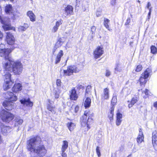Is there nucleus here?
Listing matches in <instances>:
<instances>
[{"instance_id": "f3484780", "label": "nucleus", "mask_w": 157, "mask_h": 157, "mask_svg": "<svg viewBox=\"0 0 157 157\" xmlns=\"http://www.w3.org/2000/svg\"><path fill=\"white\" fill-rule=\"evenodd\" d=\"M78 98L76 90L75 88H73L71 91V94L70 95V99L71 100H76Z\"/></svg>"}, {"instance_id": "052dcab7", "label": "nucleus", "mask_w": 157, "mask_h": 157, "mask_svg": "<svg viewBox=\"0 0 157 157\" xmlns=\"http://www.w3.org/2000/svg\"><path fill=\"white\" fill-rule=\"evenodd\" d=\"M151 8H150V9H149V12L148 14V16H149V17L150 16V15H151Z\"/></svg>"}, {"instance_id": "37998d69", "label": "nucleus", "mask_w": 157, "mask_h": 157, "mask_svg": "<svg viewBox=\"0 0 157 157\" xmlns=\"http://www.w3.org/2000/svg\"><path fill=\"white\" fill-rule=\"evenodd\" d=\"M96 153L97 154L98 156L99 157L101 156V153L100 152V150L99 149V147H97L96 149Z\"/></svg>"}, {"instance_id": "c85d7f7f", "label": "nucleus", "mask_w": 157, "mask_h": 157, "mask_svg": "<svg viewBox=\"0 0 157 157\" xmlns=\"http://www.w3.org/2000/svg\"><path fill=\"white\" fill-rule=\"evenodd\" d=\"M15 121L16 122V124L17 125H21L22 124L23 122V120L20 117H16L15 119Z\"/></svg>"}, {"instance_id": "603ef678", "label": "nucleus", "mask_w": 157, "mask_h": 157, "mask_svg": "<svg viewBox=\"0 0 157 157\" xmlns=\"http://www.w3.org/2000/svg\"><path fill=\"white\" fill-rule=\"evenodd\" d=\"M79 109V107L78 106H75L74 109V111H75V113H76L77 112V111H78Z\"/></svg>"}, {"instance_id": "7c9ffc66", "label": "nucleus", "mask_w": 157, "mask_h": 157, "mask_svg": "<svg viewBox=\"0 0 157 157\" xmlns=\"http://www.w3.org/2000/svg\"><path fill=\"white\" fill-rule=\"evenodd\" d=\"M47 109L49 111H51V112L53 113H55L54 111V109H55V107L53 106L50 104H48L47 105Z\"/></svg>"}, {"instance_id": "f03ea898", "label": "nucleus", "mask_w": 157, "mask_h": 157, "mask_svg": "<svg viewBox=\"0 0 157 157\" xmlns=\"http://www.w3.org/2000/svg\"><path fill=\"white\" fill-rule=\"evenodd\" d=\"M41 141L40 136L36 135L31 137L26 142V148L28 151L36 154L31 155L30 157H43L46 156L47 150L43 144H40L36 146V143L38 141Z\"/></svg>"}, {"instance_id": "49530a36", "label": "nucleus", "mask_w": 157, "mask_h": 157, "mask_svg": "<svg viewBox=\"0 0 157 157\" xmlns=\"http://www.w3.org/2000/svg\"><path fill=\"white\" fill-rule=\"evenodd\" d=\"M69 69L68 68H67V69L63 70L64 75H69Z\"/></svg>"}, {"instance_id": "f704fd0d", "label": "nucleus", "mask_w": 157, "mask_h": 157, "mask_svg": "<svg viewBox=\"0 0 157 157\" xmlns=\"http://www.w3.org/2000/svg\"><path fill=\"white\" fill-rule=\"evenodd\" d=\"M10 14L12 15L11 17V19L13 20H15L16 18L18 17L17 15L14 12H11Z\"/></svg>"}, {"instance_id": "79ce46f5", "label": "nucleus", "mask_w": 157, "mask_h": 157, "mask_svg": "<svg viewBox=\"0 0 157 157\" xmlns=\"http://www.w3.org/2000/svg\"><path fill=\"white\" fill-rule=\"evenodd\" d=\"M58 29V27L55 25L52 28V31L53 33L56 32Z\"/></svg>"}, {"instance_id": "4be33fe9", "label": "nucleus", "mask_w": 157, "mask_h": 157, "mask_svg": "<svg viewBox=\"0 0 157 157\" xmlns=\"http://www.w3.org/2000/svg\"><path fill=\"white\" fill-rule=\"evenodd\" d=\"M80 70L78 69L75 66H69V75L73 72L76 73L78 72Z\"/></svg>"}, {"instance_id": "a19ab883", "label": "nucleus", "mask_w": 157, "mask_h": 157, "mask_svg": "<svg viewBox=\"0 0 157 157\" xmlns=\"http://www.w3.org/2000/svg\"><path fill=\"white\" fill-rule=\"evenodd\" d=\"M61 82L60 79H57L56 80V84L58 86H60L61 85Z\"/></svg>"}, {"instance_id": "473e14b6", "label": "nucleus", "mask_w": 157, "mask_h": 157, "mask_svg": "<svg viewBox=\"0 0 157 157\" xmlns=\"http://www.w3.org/2000/svg\"><path fill=\"white\" fill-rule=\"evenodd\" d=\"M75 124L72 122H69V130L72 131L75 127Z\"/></svg>"}, {"instance_id": "6e6d98bb", "label": "nucleus", "mask_w": 157, "mask_h": 157, "mask_svg": "<svg viewBox=\"0 0 157 157\" xmlns=\"http://www.w3.org/2000/svg\"><path fill=\"white\" fill-rule=\"evenodd\" d=\"M23 26H24V27L25 28V29H26L27 28L29 27V25L25 23L24 24Z\"/></svg>"}, {"instance_id": "aec40b11", "label": "nucleus", "mask_w": 157, "mask_h": 157, "mask_svg": "<svg viewBox=\"0 0 157 157\" xmlns=\"http://www.w3.org/2000/svg\"><path fill=\"white\" fill-rule=\"evenodd\" d=\"M144 135L141 129H139V135L137 138V142L138 144H140L144 141Z\"/></svg>"}, {"instance_id": "a18cd8bd", "label": "nucleus", "mask_w": 157, "mask_h": 157, "mask_svg": "<svg viewBox=\"0 0 157 157\" xmlns=\"http://www.w3.org/2000/svg\"><path fill=\"white\" fill-rule=\"evenodd\" d=\"M73 13V8L71 6L69 5V14H72Z\"/></svg>"}, {"instance_id": "8fccbe9b", "label": "nucleus", "mask_w": 157, "mask_h": 157, "mask_svg": "<svg viewBox=\"0 0 157 157\" xmlns=\"http://www.w3.org/2000/svg\"><path fill=\"white\" fill-rule=\"evenodd\" d=\"M131 20L130 18H128L126 20V21L125 23V25H129V23L130 22Z\"/></svg>"}, {"instance_id": "58836bf2", "label": "nucleus", "mask_w": 157, "mask_h": 157, "mask_svg": "<svg viewBox=\"0 0 157 157\" xmlns=\"http://www.w3.org/2000/svg\"><path fill=\"white\" fill-rule=\"evenodd\" d=\"M122 120L121 119L117 118L116 121V124L117 126H119L120 125Z\"/></svg>"}, {"instance_id": "3c124183", "label": "nucleus", "mask_w": 157, "mask_h": 157, "mask_svg": "<svg viewBox=\"0 0 157 157\" xmlns=\"http://www.w3.org/2000/svg\"><path fill=\"white\" fill-rule=\"evenodd\" d=\"M3 37V33L0 30V40H2Z\"/></svg>"}, {"instance_id": "bb28decb", "label": "nucleus", "mask_w": 157, "mask_h": 157, "mask_svg": "<svg viewBox=\"0 0 157 157\" xmlns=\"http://www.w3.org/2000/svg\"><path fill=\"white\" fill-rule=\"evenodd\" d=\"M138 98L136 97L133 98L130 102V103L128 105V106L129 108H130L137 101Z\"/></svg>"}, {"instance_id": "0eeeda50", "label": "nucleus", "mask_w": 157, "mask_h": 157, "mask_svg": "<svg viewBox=\"0 0 157 157\" xmlns=\"http://www.w3.org/2000/svg\"><path fill=\"white\" fill-rule=\"evenodd\" d=\"M2 10L1 7L0 6V21L2 24V28L5 31L12 30L16 31V28L12 26L11 24L10 23H7L5 21L3 20L2 16Z\"/></svg>"}, {"instance_id": "dca6fc26", "label": "nucleus", "mask_w": 157, "mask_h": 157, "mask_svg": "<svg viewBox=\"0 0 157 157\" xmlns=\"http://www.w3.org/2000/svg\"><path fill=\"white\" fill-rule=\"evenodd\" d=\"M63 43L61 38H59L56 43L53 49V53H54L57 49L60 47Z\"/></svg>"}, {"instance_id": "a211bd4d", "label": "nucleus", "mask_w": 157, "mask_h": 157, "mask_svg": "<svg viewBox=\"0 0 157 157\" xmlns=\"http://www.w3.org/2000/svg\"><path fill=\"white\" fill-rule=\"evenodd\" d=\"M63 55V52L62 50L59 51L55 58V63L56 64L59 63L61 60V58Z\"/></svg>"}, {"instance_id": "393cba45", "label": "nucleus", "mask_w": 157, "mask_h": 157, "mask_svg": "<svg viewBox=\"0 0 157 157\" xmlns=\"http://www.w3.org/2000/svg\"><path fill=\"white\" fill-rule=\"evenodd\" d=\"M91 102V100L88 97L87 98L84 104V106L86 108H87L90 106Z\"/></svg>"}, {"instance_id": "09e8293b", "label": "nucleus", "mask_w": 157, "mask_h": 157, "mask_svg": "<svg viewBox=\"0 0 157 157\" xmlns=\"http://www.w3.org/2000/svg\"><path fill=\"white\" fill-rule=\"evenodd\" d=\"M69 11V6L67 5L65 8L64 11L66 13V15H67L68 14V11Z\"/></svg>"}, {"instance_id": "de8ad7c7", "label": "nucleus", "mask_w": 157, "mask_h": 157, "mask_svg": "<svg viewBox=\"0 0 157 157\" xmlns=\"http://www.w3.org/2000/svg\"><path fill=\"white\" fill-rule=\"evenodd\" d=\"M122 114L118 113L117 114V118L121 119L122 118Z\"/></svg>"}, {"instance_id": "ddd939ff", "label": "nucleus", "mask_w": 157, "mask_h": 157, "mask_svg": "<svg viewBox=\"0 0 157 157\" xmlns=\"http://www.w3.org/2000/svg\"><path fill=\"white\" fill-rule=\"evenodd\" d=\"M152 141L153 147L157 150V132L155 131L152 134Z\"/></svg>"}, {"instance_id": "20e7f679", "label": "nucleus", "mask_w": 157, "mask_h": 157, "mask_svg": "<svg viewBox=\"0 0 157 157\" xmlns=\"http://www.w3.org/2000/svg\"><path fill=\"white\" fill-rule=\"evenodd\" d=\"M93 116V113H91L89 111H86L84 113L80 119L81 124L83 127L86 126L87 129L90 128L87 122H91L92 121V117Z\"/></svg>"}, {"instance_id": "a878e982", "label": "nucleus", "mask_w": 157, "mask_h": 157, "mask_svg": "<svg viewBox=\"0 0 157 157\" xmlns=\"http://www.w3.org/2000/svg\"><path fill=\"white\" fill-rule=\"evenodd\" d=\"M110 21L107 18H105L104 22V25L105 27L109 31H111L112 29L109 28V25L108 23Z\"/></svg>"}, {"instance_id": "c756f323", "label": "nucleus", "mask_w": 157, "mask_h": 157, "mask_svg": "<svg viewBox=\"0 0 157 157\" xmlns=\"http://www.w3.org/2000/svg\"><path fill=\"white\" fill-rule=\"evenodd\" d=\"M102 8L100 7L98 9L96 13V15L97 17H98L100 16L102 13Z\"/></svg>"}, {"instance_id": "5701e85b", "label": "nucleus", "mask_w": 157, "mask_h": 157, "mask_svg": "<svg viewBox=\"0 0 157 157\" xmlns=\"http://www.w3.org/2000/svg\"><path fill=\"white\" fill-rule=\"evenodd\" d=\"M13 10V7L11 4L7 5L5 8V12L7 14L10 15Z\"/></svg>"}, {"instance_id": "6ab92c4d", "label": "nucleus", "mask_w": 157, "mask_h": 157, "mask_svg": "<svg viewBox=\"0 0 157 157\" xmlns=\"http://www.w3.org/2000/svg\"><path fill=\"white\" fill-rule=\"evenodd\" d=\"M4 69V72L5 73V72H6V74H5L4 75L5 77L4 81H7V80H11V75L10 73L13 72L15 75H20L22 72H21L19 74H15L13 72H10L9 71H5L4 69ZM21 72H22V71Z\"/></svg>"}, {"instance_id": "13d9d810", "label": "nucleus", "mask_w": 157, "mask_h": 157, "mask_svg": "<svg viewBox=\"0 0 157 157\" xmlns=\"http://www.w3.org/2000/svg\"><path fill=\"white\" fill-rule=\"evenodd\" d=\"M20 29L22 31H24L26 30V29H25V28L23 26H21L20 27Z\"/></svg>"}, {"instance_id": "69168bd1", "label": "nucleus", "mask_w": 157, "mask_h": 157, "mask_svg": "<svg viewBox=\"0 0 157 157\" xmlns=\"http://www.w3.org/2000/svg\"><path fill=\"white\" fill-rule=\"evenodd\" d=\"M59 95L58 94H56V95H55V98H59Z\"/></svg>"}, {"instance_id": "b1692460", "label": "nucleus", "mask_w": 157, "mask_h": 157, "mask_svg": "<svg viewBox=\"0 0 157 157\" xmlns=\"http://www.w3.org/2000/svg\"><path fill=\"white\" fill-rule=\"evenodd\" d=\"M114 107L113 105L111 107L110 109L109 112L108 113V117L110 121H112L113 120V112Z\"/></svg>"}, {"instance_id": "0e129e2a", "label": "nucleus", "mask_w": 157, "mask_h": 157, "mask_svg": "<svg viewBox=\"0 0 157 157\" xmlns=\"http://www.w3.org/2000/svg\"><path fill=\"white\" fill-rule=\"evenodd\" d=\"M154 106L155 107L157 108V101H156L154 103Z\"/></svg>"}, {"instance_id": "4c0bfd02", "label": "nucleus", "mask_w": 157, "mask_h": 157, "mask_svg": "<svg viewBox=\"0 0 157 157\" xmlns=\"http://www.w3.org/2000/svg\"><path fill=\"white\" fill-rule=\"evenodd\" d=\"M117 102V97L116 96L113 97L112 99L111 100V103L114 105Z\"/></svg>"}, {"instance_id": "cd10ccee", "label": "nucleus", "mask_w": 157, "mask_h": 157, "mask_svg": "<svg viewBox=\"0 0 157 157\" xmlns=\"http://www.w3.org/2000/svg\"><path fill=\"white\" fill-rule=\"evenodd\" d=\"M63 143L62 146V151H65L67 148L68 146V143L66 140L63 141Z\"/></svg>"}, {"instance_id": "bf43d9fd", "label": "nucleus", "mask_w": 157, "mask_h": 157, "mask_svg": "<svg viewBox=\"0 0 157 157\" xmlns=\"http://www.w3.org/2000/svg\"><path fill=\"white\" fill-rule=\"evenodd\" d=\"M151 6V3L149 2H148L147 3V9H148L149 10V9H150V8H149V7L150 6Z\"/></svg>"}, {"instance_id": "c03bdc74", "label": "nucleus", "mask_w": 157, "mask_h": 157, "mask_svg": "<svg viewBox=\"0 0 157 157\" xmlns=\"http://www.w3.org/2000/svg\"><path fill=\"white\" fill-rule=\"evenodd\" d=\"M111 75L110 71L108 70H106L105 71V76L107 77H109Z\"/></svg>"}, {"instance_id": "f257e3e1", "label": "nucleus", "mask_w": 157, "mask_h": 157, "mask_svg": "<svg viewBox=\"0 0 157 157\" xmlns=\"http://www.w3.org/2000/svg\"><path fill=\"white\" fill-rule=\"evenodd\" d=\"M5 45L0 44V56L4 57L2 62V67L5 71L13 72L15 74H19L23 70V65L19 61H14L9 58V54L15 48H5Z\"/></svg>"}, {"instance_id": "e433bc0d", "label": "nucleus", "mask_w": 157, "mask_h": 157, "mask_svg": "<svg viewBox=\"0 0 157 157\" xmlns=\"http://www.w3.org/2000/svg\"><path fill=\"white\" fill-rule=\"evenodd\" d=\"M62 20L60 19L56 22L55 25L59 27L62 24Z\"/></svg>"}, {"instance_id": "39448f33", "label": "nucleus", "mask_w": 157, "mask_h": 157, "mask_svg": "<svg viewBox=\"0 0 157 157\" xmlns=\"http://www.w3.org/2000/svg\"><path fill=\"white\" fill-rule=\"evenodd\" d=\"M0 117L3 122L9 123L13 120L14 116L11 113L3 109L0 112Z\"/></svg>"}, {"instance_id": "9d476101", "label": "nucleus", "mask_w": 157, "mask_h": 157, "mask_svg": "<svg viewBox=\"0 0 157 157\" xmlns=\"http://www.w3.org/2000/svg\"><path fill=\"white\" fill-rule=\"evenodd\" d=\"M21 103L26 106L32 108L33 105V103L30 101L29 98L27 99L23 98L20 101Z\"/></svg>"}, {"instance_id": "4468645a", "label": "nucleus", "mask_w": 157, "mask_h": 157, "mask_svg": "<svg viewBox=\"0 0 157 157\" xmlns=\"http://www.w3.org/2000/svg\"><path fill=\"white\" fill-rule=\"evenodd\" d=\"M124 67V66L120 61H117L116 63L114 68L115 73H117V72L121 71Z\"/></svg>"}, {"instance_id": "c9c22d12", "label": "nucleus", "mask_w": 157, "mask_h": 157, "mask_svg": "<svg viewBox=\"0 0 157 157\" xmlns=\"http://www.w3.org/2000/svg\"><path fill=\"white\" fill-rule=\"evenodd\" d=\"M96 29V27L94 26H93L92 27L91 30V31L92 32V35L91 36H92V37H93V36H94V34L95 33V32Z\"/></svg>"}, {"instance_id": "680f3d73", "label": "nucleus", "mask_w": 157, "mask_h": 157, "mask_svg": "<svg viewBox=\"0 0 157 157\" xmlns=\"http://www.w3.org/2000/svg\"><path fill=\"white\" fill-rule=\"evenodd\" d=\"M3 142L1 136L0 134V144H1Z\"/></svg>"}, {"instance_id": "1a4fd4ad", "label": "nucleus", "mask_w": 157, "mask_h": 157, "mask_svg": "<svg viewBox=\"0 0 157 157\" xmlns=\"http://www.w3.org/2000/svg\"><path fill=\"white\" fill-rule=\"evenodd\" d=\"M103 52L102 48L99 46L98 47L94 52V58L97 59L100 57L103 54Z\"/></svg>"}, {"instance_id": "6e6552de", "label": "nucleus", "mask_w": 157, "mask_h": 157, "mask_svg": "<svg viewBox=\"0 0 157 157\" xmlns=\"http://www.w3.org/2000/svg\"><path fill=\"white\" fill-rule=\"evenodd\" d=\"M151 72V70L150 68H148L143 73L141 77L140 78V81L141 85H144L146 82V79L147 78Z\"/></svg>"}, {"instance_id": "7ed1b4c3", "label": "nucleus", "mask_w": 157, "mask_h": 157, "mask_svg": "<svg viewBox=\"0 0 157 157\" xmlns=\"http://www.w3.org/2000/svg\"><path fill=\"white\" fill-rule=\"evenodd\" d=\"M5 98L9 101L5 100L2 103V105L5 109L7 110H11L13 108L14 103H12L13 101L17 100V98L14 94L10 91H8L5 93Z\"/></svg>"}, {"instance_id": "9b49d317", "label": "nucleus", "mask_w": 157, "mask_h": 157, "mask_svg": "<svg viewBox=\"0 0 157 157\" xmlns=\"http://www.w3.org/2000/svg\"><path fill=\"white\" fill-rule=\"evenodd\" d=\"M101 99L102 100H108L109 97V89L106 88L103 89V92L101 95Z\"/></svg>"}, {"instance_id": "412c9836", "label": "nucleus", "mask_w": 157, "mask_h": 157, "mask_svg": "<svg viewBox=\"0 0 157 157\" xmlns=\"http://www.w3.org/2000/svg\"><path fill=\"white\" fill-rule=\"evenodd\" d=\"M27 15L29 18L30 21H35L36 20V17L32 11H29L27 13Z\"/></svg>"}, {"instance_id": "f8f14e48", "label": "nucleus", "mask_w": 157, "mask_h": 157, "mask_svg": "<svg viewBox=\"0 0 157 157\" xmlns=\"http://www.w3.org/2000/svg\"><path fill=\"white\" fill-rule=\"evenodd\" d=\"M14 83V82L12 80H8L4 81L3 87L4 90L6 91L10 88Z\"/></svg>"}, {"instance_id": "2eb2a0df", "label": "nucleus", "mask_w": 157, "mask_h": 157, "mask_svg": "<svg viewBox=\"0 0 157 157\" xmlns=\"http://www.w3.org/2000/svg\"><path fill=\"white\" fill-rule=\"evenodd\" d=\"M22 89V86L19 83H15L12 88V91L13 92L17 93L21 91Z\"/></svg>"}, {"instance_id": "338daca9", "label": "nucleus", "mask_w": 157, "mask_h": 157, "mask_svg": "<svg viewBox=\"0 0 157 157\" xmlns=\"http://www.w3.org/2000/svg\"><path fill=\"white\" fill-rule=\"evenodd\" d=\"M50 1L51 3H53L56 2L55 0H50Z\"/></svg>"}, {"instance_id": "4d7b16f0", "label": "nucleus", "mask_w": 157, "mask_h": 157, "mask_svg": "<svg viewBox=\"0 0 157 157\" xmlns=\"http://www.w3.org/2000/svg\"><path fill=\"white\" fill-rule=\"evenodd\" d=\"M91 88V86H88L86 90V93H88V92L89 91V89Z\"/></svg>"}, {"instance_id": "72a5a7b5", "label": "nucleus", "mask_w": 157, "mask_h": 157, "mask_svg": "<svg viewBox=\"0 0 157 157\" xmlns=\"http://www.w3.org/2000/svg\"><path fill=\"white\" fill-rule=\"evenodd\" d=\"M151 52L153 54H155L157 52V49L154 46H151Z\"/></svg>"}, {"instance_id": "423d86ee", "label": "nucleus", "mask_w": 157, "mask_h": 157, "mask_svg": "<svg viewBox=\"0 0 157 157\" xmlns=\"http://www.w3.org/2000/svg\"><path fill=\"white\" fill-rule=\"evenodd\" d=\"M5 33V41L9 45L16 48L15 46L16 45V40L13 34L10 32H6Z\"/></svg>"}, {"instance_id": "864d4df0", "label": "nucleus", "mask_w": 157, "mask_h": 157, "mask_svg": "<svg viewBox=\"0 0 157 157\" xmlns=\"http://www.w3.org/2000/svg\"><path fill=\"white\" fill-rule=\"evenodd\" d=\"M116 0H112L111 2V4L113 6H114L115 5Z\"/></svg>"}, {"instance_id": "774afa93", "label": "nucleus", "mask_w": 157, "mask_h": 157, "mask_svg": "<svg viewBox=\"0 0 157 157\" xmlns=\"http://www.w3.org/2000/svg\"><path fill=\"white\" fill-rule=\"evenodd\" d=\"M76 0V3H77L78 2H79L81 0Z\"/></svg>"}, {"instance_id": "5fc2aeb1", "label": "nucleus", "mask_w": 157, "mask_h": 157, "mask_svg": "<svg viewBox=\"0 0 157 157\" xmlns=\"http://www.w3.org/2000/svg\"><path fill=\"white\" fill-rule=\"evenodd\" d=\"M62 155L63 157H67V155L64 151H62Z\"/></svg>"}, {"instance_id": "ea45409f", "label": "nucleus", "mask_w": 157, "mask_h": 157, "mask_svg": "<svg viewBox=\"0 0 157 157\" xmlns=\"http://www.w3.org/2000/svg\"><path fill=\"white\" fill-rule=\"evenodd\" d=\"M142 67L141 65H138L137 66L136 69V71L139 72L142 69Z\"/></svg>"}, {"instance_id": "e2e57ef3", "label": "nucleus", "mask_w": 157, "mask_h": 157, "mask_svg": "<svg viewBox=\"0 0 157 157\" xmlns=\"http://www.w3.org/2000/svg\"><path fill=\"white\" fill-rule=\"evenodd\" d=\"M78 87L79 89H81L84 88V86H82L81 85H79L78 86Z\"/></svg>"}, {"instance_id": "2f4dec72", "label": "nucleus", "mask_w": 157, "mask_h": 157, "mask_svg": "<svg viewBox=\"0 0 157 157\" xmlns=\"http://www.w3.org/2000/svg\"><path fill=\"white\" fill-rule=\"evenodd\" d=\"M149 90L147 89H145V90L142 92V95L144 98H147L148 95Z\"/></svg>"}]
</instances>
